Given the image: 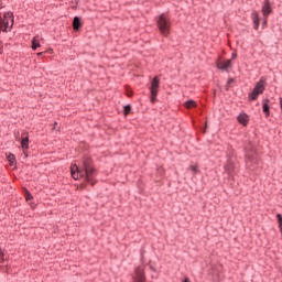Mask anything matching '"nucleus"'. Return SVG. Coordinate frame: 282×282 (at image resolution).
Wrapping results in <instances>:
<instances>
[{
	"instance_id": "nucleus-3",
	"label": "nucleus",
	"mask_w": 282,
	"mask_h": 282,
	"mask_svg": "<svg viewBox=\"0 0 282 282\" xmlns=\"http://www.w3.org/2000/svg\"><path fill=\"white\" fill-rule=\"evenodd\" d=\"M158 28L163 36L171 34V20L166 14H161L156 20Z\"/></svg>"
},
{
	"instance_id": "nucleus-4",
	"label": "nucleus",
	"mask_w": 282,
	"mask_h": 282,
	"mask_svg": "<svg viewBox=\"0 0 282 282\" xmlns=\"http://www.w3.org/2000/svg\"><path fill=\"white\" fill-rule=\"evenodd\" d=\"M263 91H265V80L261 78L253 88V91L250 95V100H257V98H259L260 94H263Z\"/></svg>"
},
{
	"instance_id": "nucleus-22",
	"label": "nucleus",
	"mask_w": 282,
	"mask_h": 282,
	"mask_svg": "<svg viewBox=\"0 0 282 282\" xmlns=\"http://www.w3.org/2000/svg\"><path fill=\"white\" fill-rule=\"evenodd\" d=\"M231 58H232V59L237 58V52H234V53H232Z\"/></svg>"
},
{
	"instance_id": "nucleus-5",
	"label": "nucleus",
	"mask_w": 282,
	"mask_h": 282,
	"mask_svg": "<svg viewBox=\"0 0 282 282\" xmlns=\"http://www.w3.org/2000/svg\"><path fill=\"white\" fill-rule=\"evenodd\" d=\"M150 91H151V102H155V98H158V93L160 91V78L158 77L153 78L151 83Z\"/></svg>"
},
{
	"instance_id": "nucleus-2",
	"label": "nucleus",
	"mask_w": 282,
	"mask_h": 282,
	"mask_svg": "<svg viewBox=\"0 0 282 282\" xmlns=\"http://www.w3.org/2000/svg\"><path fill=\"white\" fill-rule=\"evenodd\" d=\"M12 28H14V12L8 11L3 15L0 12V34L11 32Z\"/></svg>"
},
{
	"instance_id": "nucleus-16",
	"label": "nucleus",
	"mask_w": 282,
	"mask_h": 282,
	"mask_svg": "<svg viewBox=\"0 0 282 282\" xmlns=\"http://www.w3.org/2000/svg\"><path fill=\"white\" fill-rule=\"evenodd\" d=\"M25 199L26 202H32V199H34V196H32V193H30V191H28V188H25Z\"/></svg>"
},
{
	"instance_id": "nucleus-13",
	"label": "nucleus",
	"mask_w": 282,
	"mask_h": 282,
	"mask_svg": "<svg viewBox=\"0 0 282 282\" xmlns=\"http://www.w3.org/2000/svg\"><path fill=\"white\" fill-rule=\"evenodd\" d=\"M238 122H240V124H243V127H246V124H248V115L242 113L238 116Z\"/></svg>"
},
{
	"instance_id": "nucleus-14",
	"label": "nucleus",
	"mask_w": 282,
	"mask_h": 282,
	"mask_svg": "<svg viewBox=\"0 0 282 282\" xmlns=\"http://www.w3.org/2000/svg\"><path fill=\"white\" fill-rule=\"evenodd\" d=\"M184 107L186 109H194L195 107H197V102H195V100L191 99L185 101Z\"/></svg>"
},
{
	"instance_id": "nucleus-19",
	"label": "nucleus",
	"mask_w": 282,
	"mask_h": 282,
	"mask_svg": "<svg viewBox=\"0 0 282 282\" xmlns=\"http://www.w3.org/2000/svg\"><path fill=\"white\" fill-rule=\"evenodd\" d=\"M6 253L3 252V249L0 248V263H3L6 261Z\"/></svg>"
},
{
	"instance_id": "nucleus-18",
	"label": "nucleus",
	"mask_w": 282,
	"mask_h": 282,
	"mask_svg": "<svg viewBox=\"0 0 282 282\" xmlns=\"http://www.w3.org/2000/svg\"><path fill=\"white\" fill-rule=\"evenodd\" d=\"M189 171H192V173H194V174L199 173V169L197 167V165H191Z\"/></svg>"
},
{
	"instance_id": "nucleus-26",
	"label": "nucleus",
	"mask_w": 282,
	"mask_h": 282,
	"mask_svg": "<svg viewBox=\"0 0 282 282\" xmlns=\"http://www.w3.org/2000/svg\"><path fill=\"white\" fill-rule=\"evenodd\" d=\"M37 56H43V52L37 53Z\"/></svg>"
},
{
	"instance_id": "nucleus-6",
	"label": "nucleus",
	"mask_w": 282,
	"mask_h": 282,
	"mask_svg": "<svg viewBox=\"0 0 282 282\" xmlns=\"http://www.w3.org/2000/svg\"><path fill=\"white\" fill-rule=\"evenodd\" d=\"M216 65L217 68L221 69L223 72H230L232 67V59L218 61Z\"/></svg>"
},
{
	"instance_id": "nucleus-29",
	"label": "nucleus",
	"mask_w": 282,
	"mask_h": 282,
	"mask_svg": "<svg viewBox=\"0 0 282 282\" xmlns=\"http://www.w3.org/2000/svg\"><path fill=\"white\" fill-rule=\"evenodd\" d=\"M133 94H131V93H128V96H129V98H131V96H132Z\"/></svg>"
},
{
	"instance_id": "nucleus-7",
	"label": "nucleus",
	"mask_w": 282,
	"mask_h": 282,
	"mask_svg": "<svg viewBox=\"0 0 282 282\" xmlns=\"http://www.w3.org/2000/svg\"><path fill=\"white\" fill-rule=\"evenodd\" d=\"M21 147L23 149V153L30 149V134L28 132H22L21 134Z\"/></svg>"
},
{
	"instance_id": "nucleus-1",
	"label": "nucleus",
	"mask_w": 282,
	"mask_h": 282,
	"mask_svg": "<svg viewBox=\"0 0 282 282\" xmlns=\"http://www.w3.org/2000/svg\"><path fill=\"white\" fill-rule=\"evenodd\" d=\"M70 175L73 180H84V183H82L83 188H85L86 184H90V186L96 185V180H94L96 169L91 165V159H89V156L84 159L83 169L77 167V171L72 170Z\"/></svg>"
},
{
	"instance_id": "nucleus-8",
	"label": "nucleus",
	"mask_w": 282,
	"mask_h": 282,
	"mask_svg": "<svg viewBox=\"0 0 282 282\" xmlns=\"http://www.w3.org/2000/svg\"><path fill=\"white\" fill-rule=\"evenodd\" d=\"M83 28V18L76 15L73 19V30L74 32H80V29Z\"/></svg>"
},
{
	"instance_id": "nucleus-24",
	"label": "nucleus",
	"mask_w": 282,
	"mask_h": 282,
	"mask_svg": "<svg viewBox=\"0 0 282 282\" xmlns=\"http://www.w3.org/2000/svg\"><path fill=\"white\" fill-rule=\"evenodd\" d=\"M58 124V122H55L54 123V127H53V130L56 129V126Z\"/></svg>"
},
{
	"instance_id": "nucleus-12",
	"label": "nucleus",
	"mask_w": 282,
	"mask_h": 282,
	"mask_svg": "<svg viewBox=\"0 0 282 282\" xmlns=\"http://www.w3.org/2000/svg\"><path fill=\"white\" fill-rule=\"evenodd\" d=\"M32 50L33 52H36L39 50V47H41V42H39V40L36 37H33L32 41Z\"/></svg>"
},
{
	"instance_id": "nucleus-11",
	"label": "nucleus",
	"mask_w": 282,
	"mask_h": 282,
	"mask_svg": "<svg viewBox=\"0 0 282 282\" xmlns=\"http://www.w3.org/2000/svg\"><path fill=\"white\" fill-rule=\"evenodd\" d=\"M7 160L10 166H14L17 164V156L13 153H7Z\"/></svg>"
},
{
	"instance_id": "nucleus-17",
	"label": "nucleus",
	"mask_w": 282,
	"mask_h": 282,
	"mask_svg": "<svg viewBox=\"0 0 282 282\" xmlns=\"http://www.w3.org/2000/svg\"><path fill=\"white\" fill-rule=\"evenodd\" d=\"M262 109L267 117L270 116V106H268V102L263 104Z\"/></svg>"
},
{
	"instance_id": "nucleus-20",
	"label": "nucleus",
	"mask_w": 282,
	"mask_h": 282,
	"mask_svg": "<svg viewBox=\"0 0 282 282\" xmlns=\"http://www.w3.org/2000/svg\"><path fill=\"white\" fill-rule=\"evenodd\" d=\"M124 113H126V116H129V113H131V106H126L124 107Z\"/></svg>"
},
{
	"instance_id": "nucleus-27",
	"label": "nucleus",
	"mask_w": 282,
	"mask_h": 282,
	"mask_svg": "<svg viewBox=\"0 0 282 282\" xmlns=\"http://www.w3.org/2000/svg\"><path fill=\"white\" fill-rule=\"evenodd\" d=\"M184 282H191V280H188V278H185Z\"/></svg>"
},
{
	"instance_id": "nucleus-9",
	"label": "nucleus",
	"mask_w": 282,
	"mask_h": 282,
	"mask_svg": "<svg viewBox=\"0 0 282 282\" xmlns=\"http://www.w3.org/2000/svg\"><path fill=\"white\" fill-rule=\"evenodd\" d=\"M262 14L267 19V17H270L272 14V8L270 7V0H265L262 6Z\"/></svg>"
},
{
	"instance_id": "nucleus-30",
	"label": "nucleus",
	"mask_w": 282,
	"mask_h": 282,
	"mask_svg": "<svg viewBox=\"0 0 282 282\" xmlns=\"http://www.w3.org/2000/svg\"><path fill=\"white\" fill-rule=\"evenodd\" d=\"M133 94H131V93H128V96H129V98H131V96H132Z\"/></svg>"
},
{
	"instance_id": "nucleus-25",
	"label": "nucleus",
	"mask_w": 282,
	"mask_h": 282,
	"mask_svg": "<svg viewBox=\"0 0 282 282\" xmlns=\"http://www.w3.org/2000/svg\"><path fill=\"white\" fill-rule=\"evenodd\" d=\"M3 50V45H1V42H0V52Z\"/></svg>"
},
{
	"instance_id": "nucleus-10",
	"label": "nucleus",
	"mask_w": 282,
	"mask_h": 282,
	"mask_svg": "<svg viewBox=\"0 0 282 282\" xmlns=\"http://www.w3.org/2000/svg\"><path fill=\"white\" fill-rule=\"evenodd\" d=\"M251 19L253 22L254 30H259V25H260L259 12L252 11Z\"/></svg>"
},
{
	"instance_id": "nucleus-23",
	"label": "nucleus",
	"mask_w": 282,
	"mask_h": 282,
	"mask_svg": "<svg viewBox=\"0 0 282 282\" xmlns=\"http://www.w3.org/2000/svg\"><path fill=\"white\" fill-rule=\"evenodd\" d=\"M235 80L232 79V78H230L229 80H228V85H230L231 83H234Z\"/></svg>"
},
{
	"instance_id": "nucleus-21",
	"label": "nucleus",
	"mask_w": 282,
	"mask_h": 282,
	"mask_svg": "<svg viewBox=\"0 0 282 282\" xmlns=\"http://www.w3.org/2000/svg\"><path fill=\"white\" fill-rule=\"evenodd\" d=\"M254 162L253 156H251L250 154H248V161L247 164L250 166V163Z\"/></svg>"
},
{
	"instance_id": "nucleus-31",
	"label": "nucleus",
	"mask_w": 282,
	"mask_h": 282,
	"mask_svg": "<svg viewBox=\"0 0 282 282\" xmlns=\"http://www.w3.org/2000/svg\"><path fill=\"white\" fill-rule=\"evenodd\" d=\"M25 154V158H28V152H23Z\"/></svg>"
},
{
	"instance_id": "nucleus-15",
	"label": "nucleus",
	"mask_w": 282,
	"mask_h": 282,
	"mask_svg": "<svg viewBox=\"0 0 282 282\" xmlns=\"http://www.w3.org/2000/svg\"><path fill=\"white\" fill-rule=\"evenodd\" d=\"M225 170L228 174L232 173L235 171V164H232L231 161L228 162V164L225 166Z\"/></svg>"
},
{
	"instance_id": "nucleus-28",
	"label": "nucleus",
	"mask_w": 282,
	"mask_h": 282,
	"mask_svg": "<svg viewBox=\"0 0 282 282\" xmlns=\"http://www.w3.org/2000/svg\"><path fill=\"white\" fill-rule=\"evenodd\" d=\"M265 23H268V20H265V19H264V21H263V25H265Z\"/></svg>"
}]
</instances>
